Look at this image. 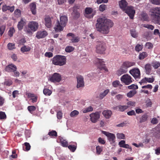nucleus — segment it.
Wrapping results in <instances>:
<instances>
[{
	"instance_id": "f257e3e1",
	"label": "nucleus",
	"mask_w": 160,
	"mask_h": 160,
	"mask_svg": "<svg viewBox=\"0 0 160 160\" xmlns=\"http://www.w3.org/2000/svg\"><path fill=\"white\" fill-rule=\"evenodd\" d=\"M113 23L105 16H101L97 20L96 27L97 30L100 33L107 34L109 32L110 28L113 27Z\"/></svg>"
},
{
	"instance_id": "f03ea898",
	"label": "nucleus",
	"mask_w": 160,
	"mask_h": 160,
	"mask_svg": "<svg viewBox=\"0 0 160 160\" xmlns=\"http://www.w3.org/2000/svg\"><path fill=\"white\" fill-rule=\"evenodd\" d=\"M68 21L67 17L65 15L60 16V22L57 21L54 29L56 32L60 31L63 30V28L66 26Z\"/></svg>"
},
{
	"instance_id": "7ed1b4c3",
	"label": "nucleus",
	"mask_w": 160,
	"mask_h": 160,
	"mask_svg": "<svg viewBox=\"0 0 160 160\" xmlns=\"http://www.w3.org/2000/svg\"><path fill=\"white\" fill-rule=\"evenodd\" d=\"M38 26V22L31 21L29 22L28 27L25 28L24 31L27 34L32 35L33 32L37 30Z\"/></svg>"
},
{
	"instance_id": "20e7f679",
	"label": "nucleus",
	"mask_w": 160,
	"mask_h": 160,
	"mask_svg": "<svg viewBox=\"0 0 160 160\" xmlns=\"http://www.w3.org/2000/svg\"><path fill=\"white\" fill-rule=\"evenodd\" d=\"M66 62V58L63 56L59 55L54 56L52 59V63L56 65L62 66L65 65Z\"/></svg>"
},
{
	"instance_id": "39448f33",
	"label": "nucleus",
	"mask_w": 160,
	"mask_h": 160,
	"mask_svg": "<svg viewBox=\"0 0 160 160\" xmlns=\"http://www.w3.org/2000/svg\"><path fill=\"white\" fill-rule=\"evenodd\" d=\"M151 17L153 20L157 19L160 17V7H155L150 10Z\"/></svg>"
},
{
	"instance_id": "423d86ee",
	"label": "nucleus",
	"mask_w": 160,
	"mask_h": 160,
	"mask_svg": "<svg viewBox=\"0 0 160 160\" xmlns=\"http://www.w3.org/2000/svg\"><path fill=\"white\" fill-rule=\"evenodd\" d=\"M105 50V43L102 41H97L96 46L97 52L100 54H103Z\"/></svg>"
},
{
	"instance_id": "0eeeda50",
	"label": "nucleus",
	"mask_w": 160,
	"mask_h": 160,
	"mask_svg": "<svg viewBox=\"0 0 160 160\" xmlns=\"http://www.w3.org/2000/svg\"><path fill=\"white\" fill-rule=\"evenodd\" d=\"M61 80L62 77L61 74L56 72L50 75L48 78V81L54 83L59 82Z\"/></svg>"
},
{
	"instance_id": "6e6552de",
	"label": "nucleus",
	"mask_w": 160,
	"mask_h": 160,
	"mask_svg": "<svg viewBox=\"0 0 160 160\" xmlns=\"http://www.w3.org/2000/svg\"><path fill=\"white\" fill-rule=\"evenodd\" d=\"M101 132L102 133L107 136L110 144L114 146L116 138L115 135L112 133L102 130L101 131Z\"/></svg>"
},
{
	"instance_id": "1a4fd4ad",
	"label": "nucleus",
	"mask_w": 160,
	"mask_h": 160,
	"mask_svg": "<svg viewBox=\"0 0 160 160\" xmlns=\"http://www.w3.org/2000/svg\"><path fill=\"white\" fill-rule=\"evenodd\" d=\"M121 81L126 85L130 84L132 82V79L131 76L128 74H125L121 77Z\"/></svg>"
},
{
	"instance_id": "9d476101",
	"label": "nucleus",
	"mask_w": 160,
	"mask_h": 160,
	"mask_svg": "<svg viewBox=\"0 0 160 160\" xmlns=\"http://www.w3.org/2000/svg\"><path fill=\"white\" fill-rule=\"evenodd\" d=\"M124 11L128 15L131 19H133V18L135 13V11L133 7L128 6Z\"/></svg>"
},
{
	"instance_id": "9b49d317",
	"label": "nucleus",
	"mask_w": 160,
	"mask_h": 160,
	"mask_svg": "<svg viewBox=\"0 0 160 160\" xmlns=\"http://www.w3.org/2000/svg\"><path fill=\"white\" fill-rule=\"evenodd\" d=\"M129 72L134 77L135 79L140 78V72L138 68H134L130 70Z\"/></svg>"
},
{
	"instance_id": "f8f14e48",
	"label": "nucleus",
	"mask_w": 160,
	"mask_h": 160,
	"mask_svg": "<svg viewBox=\"0 0 160 160\" xmlns=\"http://www.w3.org/2000/svg\"><path fill=\"white\" fill-rule=\"evenodd\" d=\"M90 120L92 122L95 123L100 117V113L97 112L90 114Z\"/></svg>"
},
{
	"instance_id": "ddd939ff",
	"label": "nucleus",
	"mask_w": 160,
	"mask_h": 160,
	"mask_svg": "<svg viewBox=\"0 0 160 160\" xmlns=\"http://www.w3.org/2000/svg\"><path fill=\"white\" fill-rule=\"evenodd\" d=\"M67 36L70 37L69 39L71 42L72 43L78 42L80 40V38L78 36H77L72 33H68Z\"/></svg>"
},
{
	"instance_id": "4468645a",
	"label": "nucleus",
	"mask_w": 160,
	"mask_h": 160,
	"mask_svg": "<svg viewBox=\"0 0 160 160\" xmlns=\"http://www.w3.org/2000/svg\"><path fill=\"white\" fill-rule=\"evenodd\" d=\"M150 132L155 137L160 138V127L159 126L152 129Z\"/></svg>"
},
{
	"instance_id": "2eb2a0df",
	"label": "nucleus",
	"mask_w": 160,
	"mask_h": 160,
	"mask_svg": "<svg viewBox=\"0 0 160 160\" xmlns=\"http://www.w3.org/2000/svg\"><path fill=\"white\" fill-rule=\"evenodd\" d=\"M94 63L100 69H105L104 62L103 59L98 58H95L94 60Z\"/></svg>"
},
{
	"instance_id": "dca6fc26",
	"label": "nucleus",
	"mask_w": 160,
	"mask_h": 160,
	"mask_svg": "<svg viewBox=\"0 0 160 160\" xmlns=\"http://www.w3.org/2000/svg\"><path fill=\"white\" fill-rule=\"evenodd\" d=\"M94 14L92 13V9L90 8H87L85 9V17L91 18H92Z\"/></svg>"
},
{
	"instance_id": "f3484780",
	"label": "nucleus",
	"mask_w": 160,
	"mask_h": 160,
	"mask_svg": "<svg viewBox=\"0 0 160 160\" xmlns=\"http://www.w3.org/2000/svg\"><path fill=\"white\" fill-rule=\"evenodd\" d=\"M77 88H79L84 86V85L83 78L81 76H78L77 77Z\"/></svg>"
},
{
	"instance_id": "a211bd4d",
	"label": "nucleus",
	"mask_w": 160,
	"mask_h": 160,
	"mask_svg": "<svg viewBox=\"0 0 160 160\" xmlns=\"http://www.w3.org/2000/svg\"><path fill=\"white\" fill-rule=\"evenodd\" d=\"M128 4L126 0H121L119 2L120 8L123 11L127 8Z\"/></svg>"
},
{
	"instance_id": "6ab92c4d",
	"label": "nucleus",
	"mask_w": 160,
	"mask_h": 160,
	"mask_svg": "<svg viewBox=\"0 0 160 160\" xmlns=\"http://www.w3.org/2000/svg\"><path fill=\"white\" fill-rule=\"evenodd\" d=\"M17 69L16 66L13 64H9L5 68V70L8 72H12L14 71Z\"/></svg>"
},
{
	"instance_id": "aec40b11",
	"label": "nucleus",
	"mask_w": 160,
	"mask_h": 160,
	"mask_svg": "<svg viewBox=\"0 0 160 160\" xmlns=\"http://www.w3.org/2000/svg\"><path fill=\"white\" fill-rule=\"evenodd\" d=\"M47 35V32L45 31H38L37 32L36 37L38 39H40L45 37Z\"/></svg>"
},
{
	"instance_id": "412c9836",
	"label": "nucleus",
	"mask_w": 160,
	"mask_h": 160,
	"mask_svg": "<svg viewBox=\"0 0 160 160\" xmlns=\"http://www.w3.org/2000/svg\"><path fill=\"white\" fill-rule=\"evenodd\" d=\"M129 106L127 105H119L113 108L114 109L119 110L121 112H123L128 108Z\"/></svg>"
},
{
	"instance_id": "4be33fe9",
	"label": "nucleus",
	"mask_w": 160,
	"mask_h": 160,
	"mask_svg": "<svg viewBox=\"0 0 160 160\" xmlns=\"http://www.w3.org/2000/svg\"><path fill=\"white\" fill-rule=\"evenodd\" d=\"M102 114L106 118L108 119L111 117L112 112L110 110H106L102 112Z\"/></svg>"
},
{
	"instance_id": "5701e85b",
	"label": "nucleus",
	"mask_w": 160,
	"mask_h": 160,
	"mask_svg": "<svg viewBox=\"0 0 160 160\" xmlns=\"http://www.w3.org/2000/svg\"><path fill=\"white\" fill-rule=\"evenodd\" d=\"M26 20L23 18H21L18 24V28L19 30H21L23 28V26L26 24Z\"/></svg>"
},
{
	"instance_id": "b1692460",
	"label": "nucleus",
	"mask_w": 160,
	"mask_h": 160,
	"mask_svg": "<svg viewBox=\"0 0 160 160\" xmlns=\"http://www.w3.org/2000/svg\"><path fill=\"white\" fill-rule=\"evenodd\" d=\"M135 64V62L127 61L124 62L122 65H123V67L127 69L128 68L134 66Z\"/></svg>"
},
{
	"instance_id": "393cba45",
	"label": "nucleus",
	"mask_w": 160,
	"mask_h": 160,
	"mask_svg": "<svg viewBox=\"0 0 160 160\" xmlns=\"http://www.w3.org/2000/svg\"><path fill=\"white\" fill-rule=\"evenodd\" d=\"M14 9V7L13 6L10 7L7 6L6 5H4L2 7V11L3 12H6L8 10H10L11 12L13 11Z\"/></svg>"
},
{
	"instance_id": "a878e982",
	"label": "nucleus",
	"mask_w": 160,
	"mask_h": 160,
	"mask_svg": "<svg viewBox=\"0 0 160 160\" xmlns=\"http://www.w3.org/2000/svg\"><path fill=\"white\" fill-rule=\"evenodd\" d=\"M127 71V69L122 65L121 68L117 71V74L118 76H120L122 74L126 73Z\"/></svg>"
},
{
	"instance_id": "bb28decb",
	"label": "nucleus",
	"mask_w": 160,
	"mask_h": 160,
	"mask_svg": "<svg viewBox=\"0 0 160 160\" xmlns=\"http://www.w3.org/2000/svg\"><path fill=\"white\" fill-rule=\"evenodd\" d=\"M44 20L46 26L48 28H50L52 25L51 18L47 16L45 18Z\"/></svg>"
},
{
	"instance_id": "cd10ccee",
	"label": "nucleus",
	"mask_w": 160,
	"mask_h": 160,
	"mask_svg": "<svg viewBox=\"0 0 160 160\" xmlns=\"http://www.w3.org/2000/svg\"><path fill=\"white\" fill-rule=\"evenodd\" d=\"M73 145H70L68 146V148L72 152H74L76 150L77 148V144L76 142H73Z\"/></svg>"
},
{
	"instance_id": "c85d7f7f",
	"label": "nucleus",
	"mask_w": 160,
	"mask_h": 160,
	"mask_svg": "<svg viewBox=\"0 0 160 160\" xmlns=\"http://www.w3.org/2000/svg\"><path fill=\"white\" fill-rule=\"evenodd\" d=\"M60 143L62 146L64 147H67L68 146V144L67 141L64 139L62 138H60Z\"/></svg>"
},
{
	"instance_id": "c756f323",
	"label": "nucleus",
	"mask_w": 160,
	"mask_h": 160,
	"mask_svg": "<svg viewBox=\"0 0 160 160\" xmlns=\"http://www.w3.org/2000/svg\"><path fill=\"white\" fill-rule=\"evenodd\" d=\"M30 7L32 13L34 15L36 13V4L34 3H32L31 4Z\"/></svg>"
},
{
	"instance_id": "7c9ffc66",
	"label": "nucleus",
	"mask_w": 160,
	"mask_h": 160,
	"mask_svg": "<svg viewBox=\"0 0 160 160\" xmlns=\"http://www.w3.org/2000/svg\"><path fill=\"white\" fill-rule=\"evenodd\" d=\"M146 72L147 74H149L151 72V66L150 64H146L145 67Z\"/></svg>"
},
{
	"instance_id": "2f4dec72",
	"label": "nucleus",
	"mask_w": 160,
	"mask_h": 160,
	"mask_svg": "<svg viewBox=\"0 0 160 160\" xmlns=\"http://www.w3.org/2000/svg\"><path fill=\"white\" fill-rule=\"evenodd\" d=\"M148 118V116L147 114H145L143 115L140 118L139 122L140 123H142L145 122L147 120Z\"/></svg>"
},
{
	"instance_id": "473e14b6",
	"label": "nucleus",
	"mask_w": 160,
	"mask_h": 160,
	"mask_svg": "<svg viewBox=\"0 0 160 160\" xmlns=\"http://www.w3.org/2000/svg\"><path fill=\"white\" fill-rule=\"evenodd\" d=\"M93 110V108L91 106L86 108L82 110L83 113H86L89 112H92Z\"/></svg>"
},
{
	"instance_id": "72a5a7b5",
	"label": "nucleus",
	"mask_w": 160,
	"mask_h": 160,
	"mask_svg": "<svg viewBox=\"0 0 160 160\" xmlns=\"http://www.w3.org/2000/svg\"><path fill=\"white\" fill-rule=\"evenodd\" d=\"M152 64L153 68L155 69L158 68L160 66V62L156 61L153 62L152 63Z\"/></svg>"
},
{
	"instance_id": "f704fd0d",
	"label": "nucleus",
	"mask_w": 160,
	"mask_h": 160,
	"mask_svg": "<svg viewBox=\"0 0 160 160\" xmlns=\"http://www.w3.org/2000/svg\"><path fill=\"white\" fill-rule=\"evenodd\" d=\"M109 90L108 89L105 90L103 92H101L100 93L99 95V98L101 99H102L105 97L106 95L109 92Z\"/></svg>"
},
{
	"instance_id": "c9c22d12",
	"label": "nucleus",
	"mask_w": 160,
	"mask_h": 160,
	"mask_svg": "<svg viewBox=\"0 0 160 160\" xmlns=\"http://www.w3.org/2000/svg\"><path fill=\"white\" fill-rule=\"evenodd\" d=\"M137 93L136 90H133L130 91L129 92L127 93V96L129 98H131L133 97Z\"/></svg>"
},
{
	"instance_id": "e433bc0d",
	"label": "nucleus",
	"mask_w": 160,
	"mask_h": 160,
	"mask_svg": "<svg viewBox=\"0 0 160 160\" xmlns=\"http://www.w3.org/2000/svg\"><path fill=\"white\" fill-rule=\"evenodd\" d=\"M31 50V48L29 46H24L21 48V50L23 52H28Z\"/></svg>"
},
{
	"instance_id": "4c0bfd02",
	"label": "nucleus",
	"mask_w": 160,
	"mask_h": 160,
	"mask_svg": "<svg viewBox=\"0 0 160 160\" xmlns=\"http://www.w3.org/2000/svg\"><path fill=\"white\" fill-rule=\"evenodd\" d=\"M147 56V53L145 52H143L139 54V58L140 60H142L146 57Z\"/></svg>"
},
{
	"instance_id": "58836bf2",
	"label": "nucleus",
	"mask_w": 160,
	"mask_h": 160,
	"mask_svg": "<svg viewBox=\"0 0 160 160\" xmlns=\"http://www.w3.org/2000/svg\"><path fill=\"white\" fill-rule=\"evenodd\" d=\"M15 32V30L13 27L10 28L8 31V34L9 37H11L13 35V34Z\"/></svg>"
},
{
	"instance_id": "ea45409f",
	"label": "nucleus",
	"mask_w": 160,
	"mask_h": 160,
	"mask_svg": "<svg viewBox=\"0 0 160 160\" xmlns=\"http://www.w3.org/2000/svg\"><path fill=\"white\" fill-rule=\"evenodd\" d=\"M130 33L131 36L134 38H136L138 36V33L136 32L135 29L130 30Z\"/></svg>"
},
{
	"instance_id": "a19ab883",
	"label": "nucleus",
	"mask_w": 160,
	"mask_h": 160,
	"mask_svg": "<svg viewBox=\"0 0 160 160\" xmlns=\"http://www.w3.org/2000/svg\"><path fill=\"white\" fill-rule=\"evenodd\" d=\"M79 112L77 110H74L72 111L70 114V116L71 117H76L79 114Z\"/></svg>"
},
{
	"instance_id": "79ce46f5",
	"label": "nucleus",
	"mask_w": 160,
	"mask_h": 160,
	"mask_svg": "<svg viewBox=\"0 0 160 160\" xmlns=\"http://www.w3.org/2000/svg\"><path fill=\"white\" fill-rule=\"evenodd\" d=\"M88 76L90 78L91 80H93V79H95V81H96V79H94V78H97V74L95 73H92L90 74H89L88 75Z\"/></svg>"
},
{
	"instance_id": "37998d69",
	"label": "nucleus",
	"mask_w": 160,
	"mask_h": 160,
	"mask_svg": "<svg viewBox=\"0 0 160 160\" xmlns=\"http://www.w3.org/2000/svg\"><path fill=\"white\" fill-rule=\"evenodd\" d=\"M7 47L9 50H12L15 48V46L14 43H9L8 44Z\"/></svg>"
},
{
	"instance_id": "c03bdc74",
	"label": "nucleus",
	"mask_w": 160,
	"mask_h": 160,
	"mask_svg": "<svg viewBox=\"0 0 160 160\" xmlns=\"http://www.w3.org/2000/svg\"><path fill=\"white\" fill-rule=\"evenodd\" d=\"M31 146L30 144L28 142H25L24 143V145L23 146V149H24L25 148V151H28L30 149Z\"/></svg>"
},
{
	"instance_id": "a18cd8bd",
	"label": "nucleus",
	"mask_w": 160,
	"mask_h": 160,
	"mask_svg": "<svg viewBox=\"0 0 160 160\" xmlns=\"http://www.w3.org/2000/svg\"><path fill=\"white\" fill-rule=\"evenodd\" d=\"M143 48V45L142 44H137L135 46V50L138 52L141 51Z\"/></svg>"
},
{
	"instance_id": "49530a36",
	"label": "nucleus",
	"mask_w": 160,
	"mask_h": 160,
	"mask_svg": "<svg viewBox=\"0 0 160 160\" xmlns=\"http://www.w3.org/2000/svg\"><path fill=\"white\" fill-rule=\"evenodd\" d=\"M43 93L46 95L50 96L52 93L51 91L48 88L44 89L43 90Z\"/></svg>"
},
{
	"instance_id": "de8ad7c7",
	"label": "nucleus",
	"mask_w": 160,
	"mask_h": 160,
	"mask_svg": "<svg viewBox=\"0 0 160 160\" xmlns=\"http://www.w3.org/2000/svg\"><path fill=\"white\" fill-rule=\"evenodd\" d=\"M6 28V26L2 25L0 26V35L2 36Z\"/></svg>"
},
{
	"instance_id": "09e8293b",
	"label": "nucleus",
	"mask_w": 160,
	"mask_h": 160,
	"mask_svg": "<svg viewBox=\"0 0 160 160\" xmlns=\"http://www.w3.org/2000/svg\"><path fill=\"white\" fill-rule=\"evenodd\" d=\"M28 109L30 112L32 113L35 110L36 108L33 106H30L28 107Z\"/></svg>"
},
{
	"instance_id": "8fccbe9b",
	"label": "nucleus",
	"mask_w": 160,
	"mask_h": 160,
	"mask_svg": "<svg viewBox=\"0 0 160 160\" xmlns=\"http://www.w3.org/2000/svg\"><path fill=\"white\" fill-rule=\"evenodd\" d=\"M48 135L51 137H56L57 135V133L55 131L52 130L48 132Z\"/></svg>"
},
{
	"instance_id": "3c124183",
	"label": "nucleus",
	"mask_w": 160,
	"mask_h": 160,
	"mask_svg": "<svg viewBox=\"0 0 160 160\" xmlns=\"http://www.w3.org/2000/svg\"><path fill=\"white\" fill-rule=\"evenodd\" d=\"M96 150L97 154L99 155L102 151V147L99 146H97L96 147Z\"/></svg>"
},
{
	"instance_id": "603ef678",
	"label": "nucleus",
	"mask_w": 160,
	"mask_h": 160,
	"mask_svg": "<svg viewBox=\"0 0 160 160\" xmlns=\"http://www.w3.org/2000/svg\"><path fill=\"white\" fill-rule=\"evenodd\" d=\"M116 136L118 139H124L125 138V135L122 133H117Z\"/></svg>"
},
{
	"instance_id": "864d4df0",
	"label": "nucleus",
	"mask_w": 160,
	"mask_h": 160,
	"mask_svg": "<svg viewBox=\"0 0 160 160\" xmlns=\"http://www.w3.org/2000/svg\"><path fill=\"white\" fill-rule=\"evenodd\" d=\"M74 48L72 46H69L66 48L65 50L67 52H70L74 50Z\"/></svg>"
},
{
	"instance_id": "5fc2aeb1",
	"label": "nucleus",
	"mask_w": 160,
	"mask_h": 160,
	"mask_svg": "<svg viewBox=\"0 0 160 160\" xmlns=\"http://www.w3.org/2000/svg\"><path fill=\"white\" fill-rule=\"evenodd\" d=\"M128 88L130 89H133L135 90L138 89V87L137 85L135 84H132L128 87Z\"/></svg>"
},
{
	"instance_id": "6e6d98bb",
	"label": "nucleus",
	"mask_w": 160,
	"mask_h": 160,
	"mask_svg": "<svg viewBox=\"0 0 160 160\" xmlns=\"http://www.w3.org/2000/svg\"><path fill=\"white\" fill-rule=\"evenodd\" d=\"M141 16L144 21H147L148 19V15L145 13H142L141 14Z\"/></svg>"
},
{
	"instance_id": "4d7b16f0",
	"label": "nucleus",
	"mask_w": 160,
	"mask_h": 160,
	"mask_svg": "<svg viewBox=\"0 0 160 160\" xmlns=\"http://www.w3.org/2000/svg\"><path fill=\"white\" fill-rule=\"evenodd\" d=\"M143 26L146 28H147L148 29H150L151 30H152L154 29V27L153 26L148 24H144L143 25Z\"/></svg>"
},
{
	"instance_id": "13d9d810",
	"label": "nucleus",
	"mask_w": 160,
	"mask_h": 160,
	"mask_svg": "<svg viewBox=\"0 0 160 160\" xmlns=\"http://www.w3.org/2000/svg\"><path fill=\"white\" fill-rule=\"evenodd\" d=\"M106 6L104 4H101L99 7V10L101 12H103L106 9Z\"/></svg>"
},
{
	"instance_id": "bf43d9fd",
	"label": "nucleus",
	"mask_w": 160,
	"mask_h": 160,
	"mask_svg": "<svg viewBox=\"0 0 160 160\" xmlns=\"http://www.w3.org/2000/svg\"><path fill=\"white\" fill-rule=\"evenodd\" d=\"M132 145L134 146L137 148H139L140 147H143L144 146L143 142H140L138 144H137L135 143H132Z\"/></svg>"
},
{
	"instance_id": "052dcab7",
	"label": "nucleus",
	"mask_w": 160,
	"mask_h": 160,
	"mask_svg": "<svg viewBox=\"0 0 160 160\" xmlns=\"http://www.w3.org/2000/svg\"><path fill=\"white\" fill-rule=\"evenodd\" d=\"M145 47L147 48L148 49H150L152 48L153 45L152 43L150 42H147L145 44Z\"/></svg>"
},
{
	"instance_id": "680f3d73",
	"label": "nucleus",
	"mask_w": 160,
	"mask_h": 160,
	"mask_svg": "<svg viewBox=\"0 0 160 160\" xmlns=\"http://www.w3.org/2000/svg\"><path fill=\"white\" fill-rule=\"evenodd\" d=\"M14 14L17 17L20 16L21 14L20 10L18 9L15 10L14 11Z\"/></svg>"
},
{
	"instance_id": "e2e57ef3",
	"label": "nucleus",
	"mask_w": 160,
	"mask_h": 160,
	"mask_svg": "<svg viewBox=\"0 0 160 160\" xmlns=\"http://www.w3.org/2000/svg\"><path fill=\"white\" fill-rule=\"evenodd\" d=\"M12 83V82L10 80H6L4 82V84L7 86H10Z\"/></svg>"
},
{
	"instance_id": "0e129e2a",
	"label": "nucleus",
	"mask_w": 160,
	"mask_h": 160,
	"mask_svg": "<svg viewBox=\"0 0 160 160\" xmlns=\"http://www.w3.org/2000/svg\"><path fill=\"white\" fill-rule=\"evenodd\" d=\"M98 142L101 144H104L105 143V141L103 138L101 137L99 138L98 139Z\"/></svg>"
},
{
	"instance_id": "69168bd1",
	"label": "nucleus",
	"mask_w": 160,
	"mask_h": 160,
	"mask_svg": "<svg viewBox=\"0 0 160 160\" xmlns=\"http://www.w3.org/2000/svg\"><path fill=\"white\" fill-rule=\"evenodd\" d=\"M19 94V91L18 90H15L12 92V95L13 98L18 97Z\"/></svg>"
},
{
	"instance_id": "338daca9",
	"label": "nucleus",
	"mask_w": 160,
	"mask_h": 160,
	"mask_svg": "<svg viewBox=\"0 0 160 160\" xmlns=\"http://www.w3.org/2000/svg\"><path fill=\"white\" fill-rule=\"evenodd\" d=\"M62 112L59 111L57 113V118L58 119H60L62 118Z\"/></svg>"
},
{
	"instance_id": "774afa93",
	"label": "nucleus",
	"mask_w": 160,
	"mask_h": 160,
	"mask_svg": "<svg viewBox=\"0 0 160 160\" xmlns=\"http://www.w3.org/2000/svg\"><path fill=\"white\" fill-rule=\"evenodd\" d=\"M151 2L152 4L155 5L160 4V0H151Z\"/></svg>"
}]
</instances>
